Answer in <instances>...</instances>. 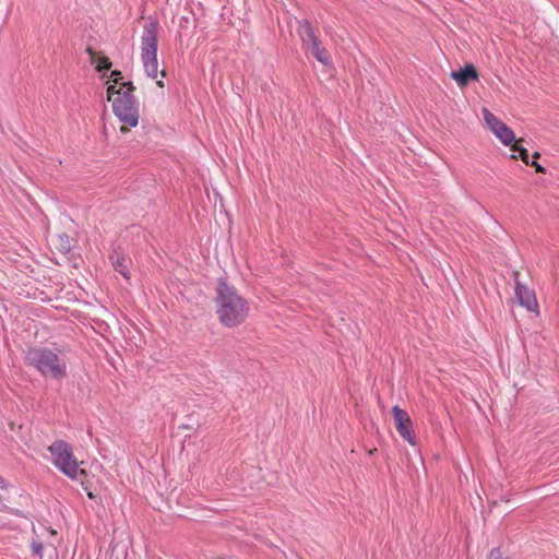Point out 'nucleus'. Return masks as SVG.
<instances>
[{"label": "nucleus", "instance_id": "1", "mask_svg": "<svg viewBox=\"0 0 559 559\" xmlns=\"http://www.w3.org/2000/svg\"><path fill=\"white\" fill-rule=\"evenodd\" d=\"M214 301L218 320L225 326H237L248 317V302L234 286L224 280H219L217 283Z\"/></svg>", "mask_w": 559, "mask_h": 559}, {"label": "nucleus", "instance_id": "2", "mask_svg": "<svg viewBox=\"0 0 559 559\" xmlns=\"http://www.w3.org/2000/svg\"><path fill=\"white\" fill-rule=\"evenodd\" d=\"M25 362L35 368L43 377L61 380L67 377L68 362L60 350L32 346L25 350Z\"/></svg>", "mask_w": 559, "mask_h": 559}, {"label": "nucleus", "instance_id": "3", "mask_svg": "<svg viewBox=\"0 0 559 559\" xmlns=\"http://www.w3.org/2000/svg\"><path fill=\"white\" fill-rule=\"evenodd\" d=\"M49 451L52 455L53 464L64 475L84 484L87 473L85 469L80 468L83 462H78L69 443L63 440H57L49 447Z\"/></svg>", "mask_w": 559, "mask_h": 559}, {"label": "nucleus", "instance_id": "4", "mask_svg": "<svg viewBox=\"0 0 559 559\" xmlns=\"http://www.w3.org/2000/svg\"><path fill=\"white\" fill-rule=\"evenodd\" d=\"M158 23L151 20L145 23L141 37V59L146 74L155 79L158 74L157 61Z\"/></svg>", "mask_w": 559, "mask_h": 559}, {"label": "nucleus", "instance_id": "5", "mask_svg": "<svg viewBox=\"0 0 559 559\" xmlns=\"http://www.w3.org/2000/svg\"><path fill=\"white\" fill-rule=\"evenodd\" d=\"M112 109L117 118L123 123L120 132L126 133L129 127H135L139 123V103L133 94L129 92L118 93L114 98Z\"/></svg>", "mask_w": 559, "mask_h": 559}, {"label": "nucleus", "instance_id": "6", "mask_svg": "<svg viewBox=\"0 0 559 559\" xmlns=\"http://www.w3.org/2000/svg\"><path fill=\"white\" fill-rule=\"evenodd\" d=\"M395 428L401 437L409 444H415V437L412 431V420L409 415L399 406L392 408Z\"/></svg>", "mask_w": 559, "mask_h": 559}, {"label": "nucleus", "instance_id": "7", "mask_svg": "<svg viewBox=\"0 0 559 559\" xmlns=\"http://www.w3.org/2000/svg\"><path fill=\"white\" fill-rule=\"evenodd\" d=\"M519 272H514L515 280V296L519 302L525 307L528 311L535 312L537 311L538 304L535 297V294L532 289L527 288L523 285L519 280Z\"/></svg>", "mask_w": 559, "mask_h": 559}, {"label": "nucleus", "instance_id": "8", "mask_svg": "<svg viewBox=\"0 0 559 559\" xmlns=\"http://www.w3.org/2000/svg\"><path fill=\"white\" fill-rule=\"evenodd\" d=\"M451 78L460 85L465 86L469 81L477 80L478 74L474 66L468 64L465 68L451 72Z\"/></svg>", "mask_w": 559, "mask_h": 559}, {"label": "nucleus", "instance_id": "9", "mask_svg": "<svg viewBox=\"0 0 559 559\" xmlns=\"http://www.w3.org/2000/svg\"><path fill=\"white\" fill-rule=\"evenodd\" d=\"M491 132L504 144L511 145L515 141L514 132L502 121Z\"/></svg>", "mask_w": 559, "mask_h": 559}, {"label": "nucleus", "instance_id": "10", "mask_svg": "<svg viewBox=\"0 0 559 559\" xmlns=\"http://www.w3.org/2000/svg\"><path fill=\"white\" fill-rule=\"evenodd\" d=\"M299 34H300L304 45L307 47L308 50L310 49V47H312L313 45H317V43H319L311 25L308 22H304L300 24Z\"/></svg>", "mask_w": 559, "mask_h": 559}, {"label": "nucleus", "instance_id": "11", "mask_svg": "<svg viewBox=\"0 0 559 559\" xmlns=\"http://www.w3.org/2000/svg\"><path fill=\"white\" fill-rule=\"evenodd\" d=\"M110 260L115 271L121 274L124 278L130 277L127 259L121 253L116 252L110 257Z\"/></svg>", "mask_w": 559, "mask_h": 559}, {"label": "nucleus", "instance_id": "12", "mask_svg": "<svg viewBox=\"0 0 559 559\" xmlns=\"http://www.w3.org/2000/svg\"><path fill=\"white\" fill-rule=\"evenodd\" d=\"M87 53L90 55L91 57V62L92 63H96L97 61V53L95 50H93L91 47H88L86 49ZM111 67V62L109 61V59L105 56H102V57H98V64L96 66V70L98 72H102V71H105V70H109Z\"/></svg>", "mask_w": 559, "mask_h": 559}, {"label": "nucleus", "instance_id": "13", "mask_svg": "<svg viewBox=\"0 0 559 559\" xmlns=\"http://www.w3.org/2000/svg\"><path fill=\"white\" fill-rule=\"evenodd\" d=\"M309 51L322 64L329 66L331 63L329 52L324 48L320 47V43L310 47Z\"/></svg>", "mask_w": 559, "mask_h": 559}, {"label": "nucleus", "instance_id": "14", "mask_svg": "<svg viewBox=\"0 0 559 559\" xmlns=\"http://www.w3.org/2000/svg\"><path fill=\"white\" fill-rule=\"evenodd\" d=\"M483 116H484V120H485L487 127L490 129V131L493 128H496L501 121L491 111H489L486 108L483 109Z\"/></svg>", "mask_w": 559, "mask_h": 559}, {"label": "nucleus", "instance_id": "15", "mask_svg": "<svg viewBox=\"0 0 559 559\" xmlns=\"http://www.w3.org/2000/svg\"><path fill=\"white\" fill-rule=\"evenodd\" d=\"M523 140L520 139L518 141H514L512 144H511V150L513 152H519L520 154V157L521 159L526 164V165H530V160H528V152L526 148L520 146V143L522 142Z\"/></svg>", "mask_w": 559, "mask_h": 559}, {"label": "nucleus", "instance_id": "16", "mask_svg": "<svg viewBox=\"0 0 559 559\" xmlns=\"http://www.w3.org/2000/svg\"><path fill=\"white\" fill-rule=\"evenodd\" d=\"M118 93H123L122 88L116 90L114 85L107 87V98L114 104V98L118 96Z\"/></svg>", "mask_w": 559, "mask_h": 559}, {"label": "nucleus", "instance_id": "17", "mask_svg": "<svg viewBox=\"0 0 559 559\" xmlns=\"http://www.w3.org/2000/svg\"><path fill=\"white\" fill-rule=\"evenodd\" d=\"M32 550L35 555L41 556L43 545L40 543H33Z\"/></svg>", "mask_w": 559, "mask_h": 559}, {"label": "nucleus", "instance_id": "18", "mask_svg": "<svg viewBox=\"0 0 559 559\" xmlns=\"http://www.w3.org/2000/svg\"><path fill=\"white\" fill-rule=\"evenodd\" d=\"M501 552L498 548L492 549L489 554V559H501Z\"/></svg>", "mask_w": 559, "mask_h": 559}, {"label": "nucleus", "instance_id": "19", "mask_svg": "<svg viewBox=\"0 0 559 559\" xmlns=\"http://www.w3.org/2000/svg\"><path fill=\"white\" fill-rule=\"evenodd\" d=\"M530 165L535 167L537 173H545V168L542 165L537 164L536 160H533L532 163H530Z\"/></svg>", "mask_w": 559, "mask_h": 559}, {"label": "nucleus", "instance_id": "20", "mask_svg": "<svg viewBox=\"0 0 559 559\" xmlns=\"http://www.w3.org/2000/svg\"><path fill=\"white\" fill-rule=\"evenodd\" d=\"M123 87H127V90L124 92H129V93H133V91L135 90V87L133 86V84L131 82H128V83H124L123 84Z\"/></svg>", "mask_w": 559, "mask_h": 559}, {"label": "nucleus", "instance_id": "21", "mask_svg": "<svg viewBox=\"0 0 559 559\" xmlns=\"http://www.w3.org/2000/svg\"><path fill=\"white\" fill-rule=\"evenodd\" d=\"M111 76H114V78H115V82H116V83L118 82V80H119V79H121V78H122V76H121V72H120V71H118V70L112 71V72H111Z\"/></svg>", "mask_w": 559, "mask_h": 559}, {"label": "nucleus", "instance_id": "22", "mask_svg": "<svg viewBox=\"0 0 559 559\" xmlns=\"http://www.w3.org/2000/svg\"><path fill=\"white\" fill-rule=\"evenodd\" d=\"M539 156H540V154L538 152H535L534 155H533L534 159L539 158Z\"/></svg>", "mask_w": 559, "mask_h": 559}, {"label": "nucleus", "instance_id": "23", "mask_svg": "<svg viewBox=\"0 0 559 559\" xmlns=\"http://www.w3.org/2000/svg\"><path fill=\"white\" fill-rule=\"evenodd\" d=\"M157 85H158V86H160V87H163V86H164L163 81H157Z\"/></svg>", "mask_w": 559, "mask_h": 559}, {"label": "nucleus", "instance_id": "24", "mask_svg": "<svg viewBox=\"0 0 559 559\" xmlns=\"http://www.w3.org/2000/svg\"><path fill=\"white\" fill-rule=\"evenodd\" d=\"M3 486V479L0 477V487Z\"/></svg>", "mask_w": 559, "mask_h": 559}]
</instances>
